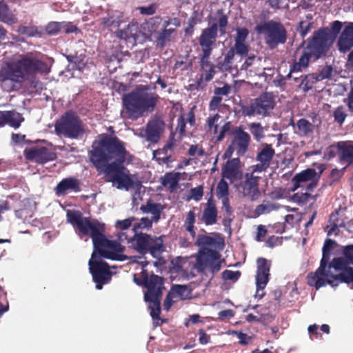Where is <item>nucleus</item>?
<instances>
[{
  "label": "nucleus",
  "instance_id": "nucleus-1",
  "mask_svg": "<svg viewBox=\"0 0 353 353\" xmlns=\"http://www.w3.org/2000/svg\"><path fill=\"white\" fill-rule=\"evenodd\" d=\"M67 220L78 230L79 234L92 238L94 251L88 262L89 269L96 288L101 290L103 285L110 282L112 272L108 263L100 258L121 261L119 253L123 251L122 246L119 243L106 238L104 223L97 219L83 216L79 210L68 211Z\"/></svg>",
  "mask_w": 353,
  "mask_h": 353
},
{
  "label": "nucleus",
  "instance_id": "nucleus-2",
  "mask_svg": "<svg viewBox=\"0 0 353 353\" xmlns=\"http://www.w3.org/2000/svg\"><path fill=\"white\" fill-rule=\"evenodd\" d=\"M127 154L125 143L117 137L105 136L92 144L89 158L98 172L104 174L106 182L112 183L119 190H139L141 181L122 165Z\"/></svg>",
  "mask_w": 353,
  "mask_h": 353
},
{
  "label": "nucleus",
  "instance_id": "nucleus-3",
  "mask_svg": "<svg viewBox=\"0 0 353 353\" xmlns=\"http://www.w3.org/2000/svg\"><path fill=\"white\" fill-rule=\"evenodd\" d=\"M50 71L48 64L32 54L21 56L12 62H6L0 69V82L6 81L20 82L37 74H47Z\"/></svg>",
  "mask_w": 353,
  "mask_h": 353
},
{
  "label": "nucleus",
  "instance_id": "nucleus-4",
  "mask_svg": "<svg viewBox=\"0 0 353 353\" xmlns=\"http://www.w3.org/2000/svg\"><path fill=\"white\" fill-rule=\"evenodd\" d=\"M159 98L157 93L150 91L149 85H137L133 90L124 94L122 98L124 114L128 119L136 120L145 114L152 112Z\"/></svg>",
  "mask_w": 353,
  "mask_h": 353
},
{
  "label": "nucleus",
  "instance_id": "nucleus-5",
  "mask_svg": "<svg viewBox=\"0 0 353 353\" xmlns=\"http://www.w3.org/2000/svg\"><path fill=\"white\" fill-rule=\"evenodd\" d=\"M329 35L328 28H321L314 31L298 61L290 65V73L301 72L307 68L312 60L315 61L325 56L334 43L333 38L331 39Z\"/></svg>",
  "mask_w": 353,
  "mask_h": 353
},
{
  "label": "nucleus",
  "instance_id": "nucleus-6",
  "mask_svg": "<svg viewBox=\"0 0 353 353\" xmlns=\"http://www.w3.org/2000/svg\"><path fill=\"white\" fill-rule=\"evenodd\" d=\"M130 247L141 256L149 253L154 258H159L165 251L163 240L161 236L139 232L135 233L132 238L128 240Z\"/></svg>",
  "mask_w": 353,
  "mask_h": 353
},
{
  "label": "nucleus",
  "instance_id": "nucleus-7",
  "mask_svg": "<svg viewBox=\"0 0 353 353\" xmlns=\"http://www.w3.org/2000/svg\"><path fill=\"white\" fill-rule=\"evenodd\" d=\"M307 284L310 286L314 287L319 290L326 284L332 287H337L340 283L347 284L353 283V268H349L345 272H342L338 274H333L326 268L322 274H317V270L314 272L308 274Z\"/></svg>",
  "mask_w": 353,
  "mask_h": 353
},
{
  "label": "nucleus",
  "instance_id": "nucleus-8",
  "mask_svg": "<svg viewBox=\"0 0 353 353\" xmlns=\"http://www.w3.org/2000/svg\"><path fill=\"white\" fill-rule=\"evenodd\" d=\"M57 135L77 139L85 133L83 124L78 114L72 111H66L54 125Z\"/></svg>",
  "mask_w": 353,
  "mask_h": 353
},
{
  "label": "nucleus",
  "instance_id": "nucleus-9",
  "mask_svg": "<svg viewBox=\"0 0 353 353\" xmlns=\"http://www.w3.org/2000/svg\"><path fill=\"white\" fill-rule=\"evenodd\" d=\"M142 266V272L141 273V278L137 279L134 277V281L138 285H143L147 291L144 294L145 299H150L157 298H162L163 290H164L163 286V279L154 274L149 275L148 271L144 269L148 265V262L144 257L142 261H135Z\"/></svg>",
  "mask_w": 353,
  "mask_h": 353
},
{
  "label": "nucleus",
  "instance_id": "nucleus-10",
  "mask_svg": "<svg viewBox=\"0 0 353 353\" xmlns=\"http://www.w3.org/2000/svg\"><path fill=\"white\" fill-rule=\"evenodd\" d=\"M256 30L264 34L265 42L270 49H274L279 44L286 42L287 30L281 22L273 20L265 22L257 26Z\"/></svg>",
  "mask_w": 353,
  "mask_h": 353
},
{
  "label": "nucleus",
  "instance_id": "nucleus-11",
  "mask_svg": "<svg viewBox=\"0 0 353 353\" xmlns=\"http://www.w3.org/2000/svg\"><path fill=\"white\" fill-rule=\"evenodd\" d=\"M276 105L275 98L272 92H265L254 99L249 105H242L241 112L243 116L252 117L260 115L269 116Z\"/></svg>",
  "mask_w": 353,
  "mask_h": 353
},
{
  "label": "nucleus",
  "instance_id": "nucleus-12",
  "mask_svg": "<svg viewBox=\"0 0 353 353\" xmlns=\"http://www.w3.org/2000/svg\"><path fill=\"white\" fill-rule=\"evenodd\" d=\"M221 254L216 250L210 248L199 250L196 256V263L194 264V268L200 273H203L207 268L210 272L214 274L220 271L221 268V261L219 260Z\"/></svg>",
  "mask_w": 353,
  "mask_h": 353
},
{
  "label": "nucleus",
  "instance_id": "nucleus-13",
  "mask_svg": "<svg viewBox=\"0 0 353 353\" xmlns=\"http://www.w3.org/2000/svg\"><path fill=\"white\" fill-rule=\"evenodd\" d=\"M231 134V143L225 152V156L230 157L234 152L238 157L245 155L251 142L250 134L242 126H236L232 130Z\"/></svg>",
  "mask_w": 353,
  "mask_h": 353
},
{
  "label": "nucleus",
  "instance_id": "nucleus-14",
  "mask_svg": "<svg viewBox=\"0 0 353 353\" xmlns=\"http://www.w3.org/2000/svg\"><path fill=\"white\" fill-rule=\"evenodd\" d=\"M23 156L26 160L41 165L54 161L57 158L55 152L45 146L26 148L23 150Z\"/></svg>",
  "mask_w": 353,
  "mask_h": 353
},
{
  "label": "nucleus",
  "instance_id": "nucleus-15",
  "mask_svg": "<svg viewBox=\"0 0 353 353\" xmlns=\"http://www.w3.org/2000/svg\"><path fill=\"white\" fill-rule=\"evenodd\" d=\"M257 270L256 274V296L262 299L265 295L263 290L265 288L270 280V261L266 259L260 257L256 261Z\"/></svg>",
  "mask_w": 353,
  "mask_h": 353
},
{
  "label": "nucleus",
  "instance_id": "nucleus-16",
  "mask_svg": "<svg viewBox=\"0 0 353 353\" xmlns=\"http://www.w3.org/2000/svg\"><path fill=\"white\" fill-rule=\"evenodd\" d=\"M223 179L230 181L231 183L239 181L243 179L241 163L239 157L228 160L221 170Z\"/></svg>",
  "mask_w": 353,
  "mask_h": 353
},
{
  "label": "nucleus",
  "instance_id": "nucleus-17",
  "mask_svg": "<svg viewBox=\"0 0 353 353\" xmlns=\"http://www.w3.org/2000/svg\"><path fill=\"white\" fill-rule=\"evenodd\" d=\"M274 154L275 150L271 144H262V148L256 157V160L259 163L254 166V172H261L265 171L270 167Z\"/></svg>",
  "mask_w": 353,
  "mask_h": 353
},
{
  "label": "nucleus",
  "instance_id": "nucleus-18",
  "mask_svg": "<svg viewBox=\"0 0 353 353\" xmlns=\"http://www.w3.org/2000/svg\"><path fill=\"white\" fill-rule=\"evenodd\" d=\"M218 37L216 27L215 25H210L204 28L199 37V43L201 47L202 52L205 53H212L213 48L216 46V41Z\"/></svg>",
  "mask_w": 353,
  "mask_h": 353
},
{
  "label": "nucleus",
  "instance_id": "nucleus-19",
  "mask_svg": "<svg viewBox=\"0 0 353 353\" xmlns=\"http://www.w3.org/2000/svg\"><path fill=\"white\" fill-rule=\"evenodd\" d=\"M164 125V121L159 117H155L150 119L145 126V139L152 143H158L161 134L163 131Z\"/></svg>",
  "mask_w": 353,
  "mask_h": 353
},
{
  "label": "nucleus",
  "instance_id": "nucleus-20",
  "mask_svg": "<svg viewBox=\"0 0 353 353\" xmlns=\"http://www.w3.org/2000/svg\"><path fill=\"white\" fill-rule=\"evenodd\" d=\"M245 178V181L241 184L243 196L249 198L252 201H256L261 194L259 189V177L248 173Z\"/></svg>",
  "mask_w": 353,
  "mask_h": 353
},
{
  "label": "nucleus",
  "instance_id": "nucleus-21",
  "mask_svg": "<svg viewBox=\"0 0 353 353\" xmlns=\"http://www.w3.org/2000/svg\"><path fill=\"white\" fill-rule=\"evenodd\" d=\"M116 36L124 40L132 39L133 41L136 42L139 39L143 37V31L141 25L139 26L138 22L132 21L125 28L122 30H117L115 32Z\"/></svg>",
  "mask_w": 353,
  "mask_h": 353
},
{
  "label": "nucleus",
  "instance_id": "nucleus-22",
  "mask_svg": "<svg viewBox=\"0 0 353 353\" xmlns=\"http://www.w3.org/2000/svg\"><path fill=\"white\" fill-rule=\"evenodd\" d=\"M81 181L73 176L63 179L54 188V190L57 196L65 195L68 191L79 192L81 191Z\"/></svg>",
  "mask_w": 353,
  "mask_h": 353
},
{
  "label": "nucleus",
  "instance_id": "nucleus-23",
  "mask_svg": "<svg viewBox=\"0 0 353 353\" xmlns=\"http://www.w3.org/2000/svg\"><path fill=\"white\" fill-rule=\"evenodd\" d=\"M341 52H346L353 48V22L346 23L337 41Z\"/></svg>",
  "mask_w": 353,
  "mask_h": 353
},
{
  "label": "nucleus",
  "instance_id": "nucleus-24",
  "mask_svg": "<svg viewBox=\"0 0 353 353\" xmlns=\"http://www.w3.org/2000/svg\"><path fill=\"white\" fill-rule=\"evenodd\" d=\"M123 17V12L118 10L112 11L108 13L106 17L101 19V24L104 28L110 30L114 29L117 30L121 24L124 23Z\"/></svg>",
  "mask_w": 353,
  "mask_h": 353
},
{
  "label": "nucleus",
  "instance_id": "nucleus-25",
  "mask_svg": "<svg viewBox=\"0 0 353 353\" xmlns=\"http://www.w3.org/2000/svg\"><path fill=\"white\" fill-rule=\"evenodd\" d=\"M218 210L216 203L211 196L207 201L206 206L203 210L201 220L206 225H212L216 223Z\"/></svg>",
  "mask_w": 353,
  "mask_h": 353
},
{
  "label": "nucleus",
  "instance_id": "nucleus-26",
  "mask_svg": "<svg viewBox=\"0 0 353 353\" xmlns=\"http://www.w3.org/2000/svg\"><path fill=\"white\" fill-rule=\"evenodd\" d=\"M162 23V18L160 16L151 17L141 24L144 38L155 37L159 32V28Z\"/></svg>",
  "mask_w": 353,
  "mask_h": 353
},
{
  "label": "nucleus",
  "instance_id": "nucleus-27",
  "mask_svg": "<svg viewBox=\"0 0 353 353\" xmlns=\"http://www.w3.org/2000/svg\"><path fill=\"white\" fill-rule=\"evenodd\" d=\"M174 147V143L168 141L162 148H159L153 152V157L159 164H167L174 161L172 154L168 152Z\"/></svg>",
  "mask_w": 353,
  "mask_h": 353
},
{
  "label": "nucleus",
  "instance_id": "nucleus-28",
  "mask_svg": "<svg viewBox=\"0 0 353 353\" xmlns=\"http://www.w3.org/2000/svg\"><path fill=\"white\" fill-rule=\"evenodd\" d=\"M196 245L200 247L199 250L208 248L207 246L222 250L224 247V241L222 238L216 239L208 235L199 234L197 236Z\"/></svg>",
  "mask_w": 353,
  "mask_h": 353
},
{
  "label": "nucleus",
  "instance_id": "nucleus-29",
  "mask_svg": "<svg viewBox=\"0 0 353 353\" xmlns=\"http://www.w3.org/2000/svg\"><path fill=\"white\" fill-rule=\"evenodd\" d=\"M316 172L314 169L307 168L302 172L296 174L292 178L293 183V188L292 190L294 191L297 190L299 187L301 186L303 183L308 182L310 181H313L316 179Z\"/></svg>",
  "mask_w": 353,
  "mask_h": 353
},
{
  "label": "nucleus",
  "instance_id": "nucleus-30",
  "mask_svg": "<svg viewBox=\"0 0 353 353\" xmlns=\"http://www.w3.org/2000/svg\"><path fill=\"white\" fill-rule=\"evenodd\" d=\"M335 245L336 241L334 240L327 239L325 241L322 248L323 256L321 260L320 266L317 268V274H322L324 269L327 268L330 259L331 252Z\"/></svg>",
  "mask_w": 353,
  "mask_h": 353
},
{
  "label": "nucleus",
  "instance_id": "nucleus-31",
  "mask_svg": "<svg viewBox=\"0 0 353 353\" xmlns=\"http://www.w3.org/2000/svg\"><path fill=\"white\" fill-rule=\"evenodd\" d=\"M140 209L143 213H151L152 214V220L154 222H157L160 219L163 207L161 204L154 203L150 199L147 201L146 205H142Z\"/></svg>",
  "mask_w": 353,
  "mask_h": 353
},
{
  "label": "nucleus",
  "instance_id": "nucleus-32",
  "mask_svg": "<svg viewBox=\"0 0 353 353\" xmlns=\"http://www.w3.org/2000/svg\"><path fill=\"white\" fill-rule=\"evenodd\" d=\"M0 21L9 25L17 22V19L10 12L8 4L3 1H0Z\"/></svg>",
  "mask_w": 353,
  "mask_h": 353
},
{
  "label": "nucleus",
  "instance_id": "nucleus-33",
  "mask_svg": "<svg viewBox=\"0 0 353 353\" xmlns=\"http://www.w3.org/2000/svg\"><path fill=\"white\" fill-rule=\"evenodd\" d=\"M319 82L318 78L316 77V73H310L304 76H301V81L299 85L300 89L304 92H307L314 88L316 83Z\"/></svg>",
  "mask_w": 353,
  "mask_h": 353
},
{
  "label": "nucleus",
  "instance_id": "nucleus-34",
  "mask_svg": "<svg viewBox=\"0 0 353 353\" xmlns=\"http://www.w3.org/2000/svg\"><path fill=\"white\" fill-rule=\"evenodd\" d=\"M281 205L272 203L270 201L265 200L262 204L257 205L254 210L255 214L259 216L263 214H268L272 211L277 210L280 208Z\"/></svg>",
  "mask_w": 353,
  "mask_h": 353
},
{
  "label": "nucleus",
  "instance_id": "nucleus-35",
  "mask_svg": "<svg viewBox=\"0 0 353 353\" xmlns=\"http://www.w3.org/2000/svg\"><path fill=\"white\" fill-rule=\"evenodd\" d=\"M180 180V173L168 172L161 178V183L163 186H168L172 190H174Z\"/></svg>",
  "mask_w": 353,
  "mask_h": 353
},
{
  "label": "nucleus",
  "instance_id": "nucleus-36",
  "mask_svg": "<svg viewBox=\"0 0 353 353\" xmlns=\"http://www.w3.org/2000/svg\"><path fill=\"white\" fill-rule=\"evenodd\" d=\"M291 125L294 127L295 126V124L293 121H292ZM296 126L297 128V131H296V132L298 133L300 136L303 137L306 136L309 133L312 132L314 129L312 123L305 119H299L297 121Z\"/></svg>",
  "mask_w": 353,
  "mask_h": 353
},
{
  "label": "nucleus",
  "instance_id": "nucleus-37",
  "mask_svg": "<svg viewBox=\"0 0 353 353\" xmlns=\"http://www.w3.org/2000/svg\"><path fill=\"white\" fill-rule=\"evenodd\" d=\"M234 58V50L230 48L225 55L223 60L219 61L216 67L222 72L230 71L232 64Z\"/></svg>",
  "mask_w": 353,
  "mask_h": 353
},
{
  "label": "nucleus",
  "instance_id": "nucleus-38",
  "mask_svg": "<svg viewBox=\"0 0 353 353\" xmlns=\"http://www.w3.org/2000/svg\"><path fill=\"white\" fill-rule=\"evenodd\" d=\"M218 18L215 19V22L211 25H215L216 27V32L219 30L221 35H224L226 33V28L228 24V17L223 13V10H218Z\"/></svg>",
  "mask_w": 353,
  "mask_h": 353
},
{
  "label": "nucleus",
  "instance_id": "nucleus-39",
  "mask_svg": "<svg viewBox=\"0 0 353 353\" xmlns=\"http://www.w3.org/2000/svg\"><path fill=\"white\" fill-rule=\"evenodd\" d=\"M6 124L14 128H18L24 121L23 115L14 111H6Z\"/></svg>",
  "mask_w": 353,
  "mask_h": 353
},
{
  "label": "nucleus",
  "instance_id": "nucleus-40",
  "mask_svg": "<svg viewBox=\"0 0 353 353\" xmlns=\"http://www.w3.org/2000/svg\"><path fill=\"white\" fill-rule=\"evenodd\" d=\"M248 129L252 134L253 139L256 142L261 141L265 137L264 128L261 123L252 122L248 124Z\"/></svg>",
  "mask_w": 353,
  "mask_h": 353
},
{
  "label": "nucleus",
  "instance_id": "nucleus-41",
  "mask_svg": "<svg viewBox=\"0 0 353 353\" xmlns=\"http://www.w3.org/2000/svg\"><path fill=\"white\" fill-rule=\"evenodd\" d=\"M350 264L347 263V259L343 256V257H336L334 258L330 264H327V270L330 271L331 268H334L336 270H342V272H345L346 270L349 268H352V267L348 266Z\"/></svg>",
  "mask_w": 353,
  "mask_h": 353
},
{
  "label": "nucleus",
  "instance_id": "nucleus-42",
  "mask_svg": "<svg viewBox=\"0 0 353 353\" xmlns=\"http://www.w3.org/2000/svg\"><path fill=\"white\" fill-rule=\"evenodd\" d=\"M339 148L341 152V159L349 165L353 163V145L343 143V145H341L339 143Z\"/></svg>",
  "mask_w": 353,
  "mask_h": 353
},
{
  "label": "nucleus",
  "instance_id": "nucleus-43",
  "mask_svg": "<svg viewBox=\"0 0 353 353\" xmlns=\"http://www.w3.org/2000/svg\"><path fill=\"white\" fill-rule=\"evenodd\" d=\"M161 299L162 298L145 299L146 302L150 303L149 308L150 310V315L153 319H160Z\"/></svg>",
  "mask_w": 353,
  "mask_h": 353
},
{
  "label": "nucleus",
  "instance_id": "nucleus-44",
  "mask_svg": "<svg viewBox=\"0 0 353 353\" xmlns=\"http://www.w3.org/2000/svg\"><path fill=\"white\" fill-rule=\"evenodd\" d=\"M175 32L174 28H168V29H161L157 34L155 36L154 39L156 42L159 46L161 48H163L165 45L167 41L170 40V38L173 32Z\"/></svg>",
  "mask_w": 353,
  "mask_h": 353
},
{
  "label": "nucleus",
  "instance_id": "nucleus-45",
  "mask_svg": "<svg viewBox=\"0 0 353 353\" xmlns=\"http://www.w3.org/2000/svg\"><path fill=\"white\" fill-rule=\"evenodd\" d=\"M171 291L174 294L177 295L183 300L190 299L191 296L192 290L185 285H173L171 288Z\"/></svg>",
  "mask_w": 353,
  "mask_h": 353
},
{
  "label": "nucleus",
  "instance_id": "nucleus-46",
  "mask_svg": "<svg viewBox=\"0 0 353 353\" xmlns=\"http://www.w3.org/2000/svg\"><path fill=\"white\" fill-rule=\"evenodd\" d=\"M194 223L195 214L194 211L190 210L187 214L183 226L185 227V230L188 231L193 238L196 236V232L194 230Z\"/></svg>",
  "mask_w": 353,
  "mask_h": 353
},
{
  "label": "nucleus",
  "instance_id": "nucleus-47",
  "mask_svg": "<svg viewBox=\"0 0 353 353\" xmlns=\"http://www.w3.org/2000/svg\"><path fill=\"white\" fill-rule=\"evenodd\" d=\"M312 194L307 192H297L292 195V200L296 203L297 205L302 206L307 203L310 198H312ZM316 195L313 196L314 199H316Z\"/></svg>",
  "mask_w": 353,
  "mask_h": 353
},
{
  "label": "nucleus",
  "instance_id": "nucleus-48",
  "mask_svg": "<svg viewBox=\"0 0 353 353\" xmlns=\"http://www.w3.org/2000/svg\"><path fill=\"white\" fill-rule=\"evenodd\" d=\"M17 32L19 34L25 35L28 37H33L39 34L38 29L34 26H26L23 25H20L18 27Z\"/></svg>",
  "mask_w": 353,
  "mask_h": 353
},
{
  "label": "nucleus",
  "instance_id": "nucleus-49",
  "mask_svg": "<svg viewBox=\"0 0 353 353\" xmlns=\"http://www.w3.org/2000/svg\"><path fill=\"white\" fill-rule=\"evenodd\" d=\"M229 194V187L228 183L225 181V179H222L219 181L216 188V195L219 198L228 197Z\"/></svg>",
  "mask_w": 353,
  "mask_h": 353
},
{
  "label": "nucleus",
  "instance_id": "nucleus-50",
  "mask_svg": "<svg viewBox=\"0 0 353 353\" xmlns=\"http://www.w3.org/2000/svg\"><path fill=\"white\" fill-rule=\"evenodd\" d=\"M220 118L221 116L216 113L212 117H209L206 121L208 130L212 131L214 134L218 133L219 126L217 121Z\"/></svg>",
  "mask_w": 353,
  "mask_h": 353
},
{
  "label": "nucleus",
  "instance_id": "nucleus-51",
  "mask_svg": "<svg viewBox=\"0 0 353 353\" xmlns=\"http://www.w3.org/2000/svg\"><path fill=\"white\" fill-rule=\"evenodd\" d=\"M343 28V23L339 21H334L332 23L330 29L328 28V31L330 33V37L331 39L333 38V41H334L335 39L337 37L341 29Z\"/></svg>",
  "mask_w": 353,
  "mask_h": 353
},
{
  "label": "nucleus",
  "instance_id": "nucleus-52",
  "mask_svg": "<svg viewBox=\"0 0 353 353\" xmlns=\"http://www.w3.org/2000/svg\"><path fill=\"white\" fill-rule=\"evenodd\" d=\"M333 116L335 122L340 125L343 124L347 117L344 107L343 105L337 107L333 112Z\"/></svg>",
  "mask_w": 353,
  "mask_h": 353
},
{
  "label": "nucleus",
  "instance_id": "nucleus-53",
  "mask_svg": "<svg viewBox=\"0 0 353 353\" xmlns=\"http://www.w3.org/2000/svg\"><path fill=\"white\" fill-rule=\"evenodd\" d=\"M234 50V54L236 53L241 57H247L249 52V46L245 44V42H235L234 47L232 48Z\"/></svg>",
  "mask_w": 353,
  "mask_h": 353
},
{
  "label": "nucleus",
  "instance_id": "nucleus-54",
  "mask_svg": "<svg viewBox=\"0 0 353 353\" xmlns=\"http://www.w3.org/2000/svg\"><path fill=\"white\" fill-rule=\"evenodd\" d=\"M241 273L240 271H232L225 270L222 272V279L225 281H232L236 282L240 278Z\"/></svg>",
  "mask_w": 353,
  "mask_h": 353
},
{
  "label": "nucleus",
  "instance_id": "nucleus-55",
  "mask_svg": "<svg viewBox=\"0 0 353 353\" xmlns=\"http://www.w3.org/2000/svg\"><path fill=\"white\" fill-rule=\"evenodd\" d=\"M333 68L331 65H326L319 73H316V77L321 81L325 79H330L332 76Z\"/></svg>",
  "mask_w": 353,
  "mask_h": 353
},
{
  "label": "nucleus",
  "instance_id": "nucleus-56",
  "mask_svg": "<svg viewBox=\"0 0 353 353\" xmlns=\"http://www.w3.org/2000/svg\"><path fill=\"white\" fill-rule=\"evenodd\" d=\"M312 28V23L305 21L299 22L296 28V31L299 33L301 38H305Z\"/></svg>",
  "mask_w": 353,
  "mask_h": 353
},
{
  "label": "nucleus",
  "instance_id": "nucleus-57",
  "mask_svg": "<svg viewBox=\"0 0 353 353\" xmlns=\"http://www.w3.org/2000/svg\"><path fill=\"white\" fill-rule=\"evenodd\" d=\"M62 28V24L59 22H50L46 26V32L50 35H55L58 34Z\"/></svg>",
  "mask_w": 353,
  "mask_h": 353
},
{
  "label": "nucleus",
  "instance_id": "nucleus-58",
  "mask_svg": "<svg viewBox=\"0 0 353 353\" xmlns=\"http://www.w3.org/2000/svg\"><path fill=\"white\" fill-rule=\"evenodd\" d=\"M249 34V31L245 28H237L236 35L234 38V42H245Z\"/></svg>",
  "mask_w": 353,
  "mask_h": 353
},
{
  "label": "nucleus",
  "instance_id": "nucleus-59",
  "mask_svg": "<svg viewBox=\"0 0 353 353\" xmlns=\"http://www.w3.org/2000/svg\"><path fill=\"white\" fill-rule=\"evenodd\" d=\"M212 53H205V52H202V54L200 57V66L203 70H206L210 68V66L214 65L209 61V58Z\"/></svg>",
  "mask_w": 353,
  "mask_h": 353
},
{
  "label": "nucleus",
  "instance_id": "nucleus-60",
  "mask_svg": "<svg viewBox=\"0 0 353 353\" xmlns=\"http://www.w3.org/2000/svg\"><path fill=\"white\" fill-rule=\"evenodd\" d=\"M337 215V213H332L330 216L329 222L330 223V228L327 231V235L329 236L338 230L339 224L336 222V221H338Z\"/></svg>",
  "mask_w": 353,
  "mask_h": 353
},
{
  "label": "nucleus",
  "instance_id": "nucleus-61",
  "mask_svg": "<svg viewBox=\"0 0 353 353\" xmlns=\"http://www.w3.org/2000/svg\"><path fill=\"white\" fill-rule=\"evenodd\" d=\"M343 255L347 259L350 265H353V245H348L343 247Z\"/></svg>",
  "mask_w": 353,
  "mask_h": 353
},
{
  "label": "nucleus",
  "instance_id": "nucleus-62",
  "mask_svg": "<svg viewBox=\"0 0 353 353\" xmlns=\"http://www.w3.org/2000/svg\"><path fill=\"white\" fill-rule=\"evenodd\" d=\"M232 87L228 83H225L223 87H217L215 88L214 90V94L219 95L222 97V96H228L230 92H231Z\"/></svg>",
  "mask_w": 353,
  "mask_h": 353
},
{
  "label": "nucleus",
  "instance_id": "nucleus-63",
  "mask_svg": "<svg viewBox=\"0 0 353 353\" xmlns=\"http://www.w3.org/2000/svg\"><path fill=\"white\" fill-rule=\"evenodd\" d=\"M141 14L152 15L156 12L157 6L155 3L150 4L148 6H141L137 8Z\"/></svg>",
  "mask_w": 353,
  "mask_h": 353
},
{
  "label": "nucleus",
  "instance_id": "nucleus-64",
  "mask_svg": "<svg viewBox=\"0 0 353 353\" xmlns=\"http://www.w3.org/2000/svg\"><path fill=\"white\" fill-rule=\"evenodd\" d=\"M231 126H232V124H231L230 121L225 122L224 123V125H223L221 126L219 134L216 137L217 142L221 141L224 139L226 133H228V132L230 131Z\"/></svg>",
  "mask_w": 353,
  "mask_h": 353
}]
</instances>
